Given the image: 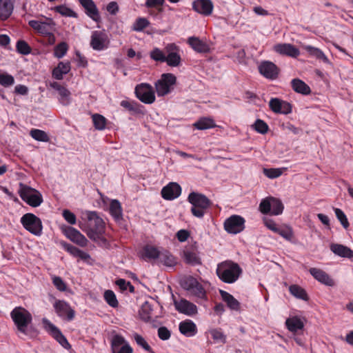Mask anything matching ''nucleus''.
Wrapping results in <instances>:
<instances>
[{
  "label": "nucleus",
  "instance_id": "f257e3e1",
  "mask_svg": "<svg viewBox=\"0 0 353 353\" xmlns=\"http://www.w3.org/2000/svg\"><path fill=\"white\" fill-rule=\"evenodd\" d=\"M10 317L18 332L30 338L36 336L34 329L30 325L32 316L26 308L15 307L10 312Z\"/></svg>",
  "mask_w": 353,
  "mask_h": 353
},
{
  "label": "nucleus",
  "instance_id": "f03ea898",
  "mask_svg": "<svg viewBox=\"0 0 353 353\" xmlns=\"http://www.w3.org/2000/svg\"><path fill=\"white\" fill-rule=\"evenodd\" d=\"M216 273L219 279L225 283H234L242 274V269L232 261H225L217 265Z\"/></svg>",
  "mask_w": 353,
  "mask_h": 353
},
{
  "label": "nucleus",
  "instance_id": "7ed1b4c3",
  "mask_svg": "<svg viewBox=\"0 0 353 353\" xmlns=\"http://www.w3.org/2000/svg\"><path fill=\"white\" fill-rule=\"evenodd\" d=\"M86 233L88 236L94 241L108 243L107 239L103 236L105 232V223L96 212L88 214Z\"/></svg>",
  "mask_w": 353,
  "mask_h": 353
},
{
  "label": "nucleus",
  "instance_id": "20e7f679",
  "mask_svg": "<svg viewBox=\"0 0 353 353\" xmlns=\"http://www.w3.org/2000/svg\"><path fill=\"white\" fill-rule=\"evenodd\" d=\"M188 201L191 203L190 211L195 217L202 219L212 205V201L204 194L192 192L188 196Z\"/></svg>",
  "mask_w": 353,
  "mask_h": 353
},
{
  "label": "nucleus",
  "instance_id": "39448f33",
  "mask_svg": "<svg viewBox=\"0 0 353 353\" xmlns=\"http://www.w3.org/2000/svg\"><path fill=\"white\" fill-rule=\"evenodd\" d=\"M18 194L31 207L37 208L43 203L41 194L36 189L20 183Z\"/></svg>",
  "mask_w": 353,
  "mask_h": 353
},
{
  "label": "nucleus",
  "instance_id": "423d86ee",
  "mask_svg": "<svg viewBox=\"0 0 353 353\" xmlns=\"http://www.w3.org/2000/svg\"><path fill=\"white\" fill-rule=\"evenodd\" d=\"M181 285L190 294L201 299L206 298V292L204 288L194 277L192 276L184 277L181 281Z\"/></svg>",
  "mask_w": 353,
  "mask_h": 353
},
{
  "label": "nucleus",
  "instance_id": "0eeeda50",
  "mask_svg": "<svg viewBox=\"0 0 353 353\" xmlns=\"http://www.w3.org/2000/svg\"><path fill=\"white\" fill-rule=\"evenodd\" d=\"M20 221L23 228L31 234L35 236H40L42 234V221L34 214H25L21 218Z\"/></svg>",
  "mask_w": 353,
  "mask_h": 353
},
{
  "label": "nucleus",
  "instance_id": "6e6552de",
  "mask_svg": "<svg viewBox=\"0 0 353 353\" xmlns=\"http://www.w3.org/2000/svg\"><path fill=\"white\" fill-rule=\"evenodd\" d=\"M176 78L172 73H165L155 83V88L159 97L165 96L172 92L176 84Z\"/></svg>",
  "mask_w": 353,
  "mask_h": 353
},
{
  "label": "nucleus",
  "instance_id": "1a4fd4ad",
  "mask_svg": "<svg viewBox=\"0 0 353 353\" xmlns=\"http://www.w3.org/2000/svg\"><path fill=\"white\" fill-rule=\"evenodd\" d=\"M53 307L57 316L62 320L72 321L74 319L75 311L66 301L56 299L53 303Z\"/></svg>",
  "mask_w": 353,
  "mask_h": 353
},
{
  "label": "nucleus",
  "instance_id": "9d476101",
  "mask_svg": "<svg viewBox=\"0 0 353 353\" xmlns=\"http://www.w3.org/2000/svg\"><path fill=\"white\" fill-rule=\"evenodd\" d=\"M90 47L97 51L107 49L110 45V39L105 31L94 30L90 37Z\"/></svg>",
  "mask_w": 353,
  "mask_h": 353
},
{
  "label": "nucleus",
  "instance_id": "9b49d317",
  "mask_svg": "<svg viewBox=\"0 0 353 353\" xmlns=\"http://www.w3.org/2000/svg\"><path fill=\"white\" fill-rule=\"evenodd\" d=\"M137 97L143 103L151 104L155 101L153 88L148 83L137 85L135 88Z\"/></svg>",
  "mask_w": 353,
  "mask_h": 353
},
{
  "label": "nucleus",
  "instance_id": "f8f14e48",
  "mask_svg": "<svg viewBox=\"0 0 353 353\" xmlns=\"http://www.w3.org/2000/svg\"><path fill=\"white\" fill-rule=\"evenodd\" d=\"M43 323L44 324L45 329L46 331L65 349L68 350L71 347V345L68 343L65 336L62 334L61 330L52 323L48 319H43Z\"/></svg>",
  "mask_w": 353,
  "mask_h": 353
},
{
  "label": "nucleus",
  "instance_id": "ddd939ff",
  "mask_svg": "<svg viewBox=\"0 0 353 353\" xmlns=\"http://www.w3.org/2000/svg\"><path fill=\"white\" fill-rule=\"evenodd\" d=\"M245 219L239 215H232L224 222V229L230 234H237L245 228Z\"/></svg>",
  "mask_w": 353,
  "mask_h": 353
},
{
  "label": "nucleus",
  "instance_id": "4468645a",
  "mask_svg": "<svg viewBox=\"0 0 353 353\" xmlns=\"http://www.w3.org/2000/svg\"><path fill=\"white\" fill-rule=\"evenodd\" d=\"M110 347L112 353H133V349L121 334H115L112 336Z\"/></svg>",
  "mask_w": 353,
  "mask_h": 353
},
{
  "label": "nucleus",
  "instance_id": "2eb2a0df",
  "mask_svg": "<svg viewBox=\"0 0 353 353\" xmlns=\"http://www.w3.org/2000/svg\"><path fill=\"white\" fill-rule=\"evenodd\" d=\"M260 74L270 80H275L278 78L280 70L278 66L270 61H263L259 65Z\"/></svg>",
  "mask_w": 353,
  "mask_h": 353
},
{
  "label": "nucleus",
  "instance_id": "dca6fc26",
  "mask_svg": "<svg viewBox=\"0 0 353 353\" xmlns=\"http://www.w3.org/2000/svg\"><path fill=\"white\" fill-rule=\"evenodd\" d=\"M270 109L276 114H288L292 111V105L279 98H272L269 101Z\"/></svg>",
  "mask_w": 353,
  "mask_h": 353
},
{
  "label": "nucleus",
  "instance_id": "f3484780",
  "mask_svg": "<svg viewBox=\"0 0 353 353\" xmlns=\"http://www.w3.org/2000/svg\"><path fill=\"white\" fill-rule=\"evenodd\" d=\"M28 25L38 33L46 36L54 30L55 23L52 19H48L46 21L30 20Z\"/></svg>",
  "mask_w": 353,
  "mask_h": 353
},
{
  "label": "nucleus",
  "instance_id": "a211bd4d",
  "mask_svg": "<svg viewBox=\"0 0 353 353\" xmlns=\"http://www.w3.org/2000/svg\"><path fill=\"white\" fill-rule=\"evenodd\" d=\"M62 231L65 236L74 243L81 247L87 245L88 240L86 238L74 228L65 226L62 229Z\"/></svg>",
  "mask_w": 353,
  "mask_h": 353
},
{
  "label": "nucleus",
  "instance_id": "6ab92c4d",
  "mask_svg": "<svg viewBox=\"0 0 353 353\" xmlns=\"http://www.w3.org/2000/svg\"><path fill=\"white\" fill-rule=\"evenodd\" d=\"M161 194L164 199L173 200L181 195V188L177 183L171 182L162 188Z\"/></svg>",
  "mask_w": 353,
  "mask_h": 353
},
{
  "label": "nucleus",
  "instance_id": "aec40b11",
  "mask_svg": "<svg viewBox=\"0 0 353 353\" xmlns=\"http://www.w3.org/2000/svg\"><path fill=\"white\" fill-rule=\"evenodd\" d=\"M274 50L281 55L296 58L300 54L299 50L290 43H278L274 46Z\"/></svg>",
  "mask_w": 353,
  "mask_h": 353
},
{
  "label": "nucleus",
  "instance_id": "412c9836",
  "mask_svg": "<svg viewBox=\"0 0 353 353\" xmlns=\"http://www.w3.org/2000/svg\"><path fill=\"white\" fill-rule=\"evenodd\" d=\"M192 9L204 16L210 15L214 9L212 0H195L192 2Z\"/></svg>",
  "mask_w": 353,
  "mask_h": 353
},
{
  "label": "nucleus",
  "instance_id": "4be33fe9",
  "mask_svg": "<svg viewBox=\"0 0 353 353\" xmlns=\"http://www.w3.org/2000/svg\"><path fill=\"white\" fill-rule=\"evenodd\" d=\"M160 252L154 245L147 244L139 251V256L141 259L151 262L159 259Z\"/></svg>",
  "mask_w": 353,
  "mask_h": 353
},
{
  "label": "nucleus",
  "instance_id": "5701e85b",
  "mask_svg": "<svg viewBox=\"0 0 353 353\" xmlns=\"http://www.w3.org/2000/svg\"><path fill=\"white\" fill-rule=\"evenodd\" d=\"M79 1L90 18L96 22L100 21L99 11L93 0H79Z\"/></svg>",
  "mask_w": 353,
  "mask_h": 353
},
{
  "label": "nucleus",
  "instance_id": "b1692460",
  "mask_svg": "<svg viewBox=\"0 0 353 353\" xmlns=\"http://www.w3.org/2000/svg\"><path fill=\"white\" fill-rule=\"evenodd\" d=\"M174 305L179 312L188 316H193L197 313L196 305L185 299L174 301Z\"/></svg>",
  "mask_w": 353,
  "mask_h": 353
},
{
  "label": "nucleus",
  "instance_id": "393cba45",
  "mask_svg": "<svg viewBox=\"0 0 353 353\" xmlns=\"http://www.w3.org/2000/svg\"><path fill=\"white\" fill-rule=\"evenodd\" d=\"M50 87L56 90L59 95V101L63 105H68L71 102L70 92L57 81L50 83Z\"/></svg>",
  "mask_w": 353,
  "mask_h": 353
},
{
  "label": "nucleus",
  "instance_id": "a878e982",
  "mask_svg": "<svg viewBox=\"0 0 353 353\" xmlns=\"http://www.w3.org/2000/svg\"><path fill=\"white\" fill-rule=\"evenodd\" d=\"M309 272L311 275L319 282L327 286H333L334 285V280L327 273H326L323 270L316 268H311L309 270Z\"/></svg>",
  "mask_w": 353,
  "mask_h": 353
},
{
  "label": "nucleus",
  "instance_id": "bb28decb",
  "mask_svg": "<svg viewBox=\"0 0 353 353\" xmlns=\"http://www.w3.org/2000/svg\"><path fill=\"white\" fill-rule=\"evenodd\" d=\"M330 248L334 254L339 256L347 259L353 258V250L345 245L339 243H332Z\"/></svg>",
  "mask_w": 353,
  "mask_h": 353
},
{
  "label": "nucleus",
  "instance_id": "cd10ccee",
  "mask_svg": "<svg viewBox=\"0 0 353 353\" xmlns=\"http://www.w3.org/2000/svg\"><path fill=\"white\" fill-rule=\"evenodd\" d=\"M219 294L222 300L226 303L227 306L231 310L234 311H239L241 304L239 301L236 299L232 294L223 290H219Z\"/></svg>",
  "mask_w": 353,
  "mask_h": 353
},
{
  "label": "nucleus",
  "instance_id": "c85d7f7f",
  "mask_svg": "<svg viewBox=\"0 0 353 353\" xmlns=\"http://www.w3.org/2000/svg\"><path fill=\"white\" fill-rule=\"evenodd\" d=\"M188 43L196 52L199 53L208 52L210 50L208 45L196 37H190Z\"/></svg>",
  "mask_w": 353,
  "mask_h": 353
},
{
  "label": "nucleus",
  "instance_id": "c756f323",
  "mask_svg": "<svg viewBox=\"0 0 353 353\" xmlns=\"http://www.w3.org/2000/svg\"><path fill=\"white\" fill-rule=\"evenodd\" d=\"M180 332L186 336H193L197 332L196 324L191 320H185L179 323Z\"/></svg>",
  "mask_w": 353,
  "mask_h": 353
},
{
  "label": "nucleus",
  "instance_id": "7c9ffc66",
  "mask_svg": "<svg viewBox=\"0 0 353 353\" xmlns=\"http://www.w3.org/2000/svg\"><path fill=\"white\" fill-rule=\"evenodd\" d=\"M158 259L161 263L167 267H174L177 264V258L167 250L160 252Z\"/></svg>",
  "mask_w": 353,
  "mask_h": 353
},
{
  "label": "nucleus",
  "instance_id": "2f4dec72",
  "mask_svg": "<svg viewBox=\"0 0 353 353\" xmlns=\"http://www.w3.org/2000/svg\"><path fill=\"white\" fill-rule=\"evenodd\" d=\"M14 6L10 0H0V20L6 21L12 13Z\"/></svg>",
  "mask_w": 353,
  "mask_h": 353
},
{
  "label": "nucleus",
  "instance_id": "473e14b6",
  "mask_svg": "<svg viewBox=\"0 0 353 353\" xmlns=\"http://www.w3.org/2000/svg\"><path fill=\"white\" fill-rule=\"evenodd\" d=\"M71 69L70 62H59L56 68L52 70V77L57 79L61 80L63 74H68Z\"/></svg>",
  "mask_w": 353,
  "mask_h": 353
},
{
  "label": "nucleus",
  "instance_id": "72a5a7b5",
  "mask_svg": "<svg viewBox=\"0 0 353 353\" xmlns=\"http://www.w3.org/2000/svg\"><path fill=\"white\" fill-rule=\"evenodd\" d=\"M285 325L289 331L296 333L299 330H303L304 323L298 316H292L286 319Z\"/></svg>",
  "mask_w": 353,
  "mask_h": 353
},
{
  "label": "nucleus",
  "instance_id": "f704fd0d",
  "mask_svg": "<svg viewBox=\"0 0 353 353\" xmlns=\"http://www.w3.org/2000/svg\"><path fill=\"white\" fill-rule=\"evenodd\" d=\"M291 85L292 89L297 93L307 95L311 92L310 88L303 81L299 79H292Z\"/></svg>",
  "mask_w": 353,
  "mask_h": 353
},
{
  "label": "nucleus",
  "instance_id": "c9c22d12",
  "mask_svg": "<svg viewBox=\"0 0 353 353\" xmlns=\"http://www.w3.org/2000/svg\"><path fill=\"white\" fill-rule=\"evenodd\" d=\"M216 126L214 120L210 117H201L193 123V127L199 130L211 129Z\"/></svg>",
  "mask_w": 353,
  "mask_h": 353
},
{
  "label": "nucleus",
  "instance_id": "e433bc0d",
  "mask_svg": "<svg viewBox=\"0 0 353 353\" xmlns=\"http://www.w3.org/2000/svg\"><path fill=\"white\" fill-rule=\"evenodd\" d=\"M110 214L117 221L122 219L123 210L120 202L117 199L111 201L109 208Z\"/></svg>",
  "mask_w": 353,
  "mask_h": 353
},
{
  "label": "nucleus",
  "instance_id": "4c0bfd02",
  "mask_svg": "<svg viewBox=\"0 0 353 353\" xmlns=\"http://www.w3.org/2000/svg\"><path fill=\"white\" fill-rule=\"evenodd\" d=\"M152 312L153 309L152 305L148 301H145L141 305V310H139V315L143 321L149 322L152 320Z\"/></svg>",
  "mask_w": 353,
  "mask_h": 353
},
{
  "label": "nucleus",
  "instance_id": "58836bf2",
  "mask_svg": "<svg viewBox=\"0 0 353 353\" xmlns=\"http://www.w3.org/2000/svg\"><path fill=\"white\" fill-rule=\"evenodd\" d=\"M305 49L310 55L315 57L317 59L321 60L325 63L331 64L327 56L319 48L307 46L305 47Z\"/></svg>",
  "mask_w": 353,
  "mask_h": 353
},
{
  "label": "nucleus",
  "instance_id": "ea45409f",
  "mask_svg": "<svg viewBox=\"0 0 353 353\" xmlns=\"http://www.w3.org/2000/svg\"><path fill=\"white\" fill-rule=\"evenodd\" d=\"M289 291L292 296L297 299L303 301H307L309 299L306 291L298 285H291L289 287Z\"/></svg>",
  "mask_w": 353,
  "mask_h": 353
},
{
  "label": "nucleus",
  "instance_id": "a19ab883",
  "mask_svg": "<svg viewBox=\"0 0 353 353\" xmlns=\"http://www.w3.org/2000/svg\"><path fill=\"white\" fill-rule=\"evenodd\" d=\"M183 257L185 262L189 265H197L201 263L200 258L194 252L188 250L184 251Z\"/></svg>",
  "mask_w": 353,
  "mask_h": 353
},
{
  "label": "nucleus",
  "instance_id": "79ce46f5",
  "mask_svg": "<svg viewBox=\"0 0 353 353\" xmlns=\"http://www.w3.org/2000/svg\"><path fill=\"white\" fill-rule=\"evenodd\" d=\"M94 128L98 130H103L105 128L108 120L105 117L99 114H94L92 116Z\"/></svg>",
  "mask_w": 353,
  "mask_h": 353
},
{
  "label": "nucleus",
  "instance_id": "37998d69",
  "mask_svg": "<svg viewBox=\"0 0 353 353\" xmlns=\"http://www.w3.org/2000/svg\"><path fill=\"white\" fill-rule=\"evenodd\" d=\"M30 135L36 141L42 142H49L50 137L43 130L39 129H32L30 131Z\"/></svg>",
  "mask_w": 353,
  "mask_h": 353
},
{
  "label": "nucleus",
  "instance_id": "c03bdc74",
  "mask_svg": "<svg viewBox=\"0 0 353 353\" xmlns=\"http://www.w3.org/2000/svg\"><path fill=\"white\" fill-rule=\"evenodd\" d=\"M275 233L279 234L288 241H290L294 236L292 228L286 225H279Z\"/></svg>",
  "mask_w": 353,
  "mask_h": 353
},
{
  "label": "nucleus",
  "instance_id": "a18cd8bd",
  "mask_svg": "<svg viewBox=\"0 0 353 353\" xmlns=\"http://www.w3.org/2000/svg\"><path fill=\"white\" fill-rule=\"evenodd\" d=\"M271 215H279L283 211V204L282 202L274 197L271 196Z\"/></svg>",
  "mask_w": 353,
  "mask_h": 353
},
{
  "label": "nucleus",
  "instance_id": "49530a36",
  "mask_svg": "<svg viewBox=\"0 0 353 353\" xmlns=\"http://www.w3.org/2000/svg\"><path fill=\"white\" fill-rule=\"evenodd\" d=\"M150 21L145 17H138L132 25V30L136 32H142L149 26Z\"/></svg>",
  "mask_w": 353,
  "mask_h": 353
},
{
  "label": "nucleus",
  "instance_id": "de8ad7c7",
  "mask_svg": "<svg viewBox=\"0 0 353 353\" xmlns=\"http://www.w3.org/2000/svg\"><path fill=\"white\" fill-rule=\"evenodd\" d=\"M105 302L111 307L115 308L119 305L116 295L112 290H105L103 295Z\"/></svg>",
  "mask_w": 353,
  "mask_h": 353
},
{
  "label": "nucleus",
  "instance_id": "09e8293b",
  "mask_svg": "<svg viewBox=\"0 0 353 353\" xmlns=\"http://www.w3.org/2000/svg\"><path fill=\"white\" fill-rule=\"evenodd\" d=\"M165 62L169 66L176 67L179 66L181 61L180 52L172 53L165 55Z\"/></svg>",
  "mask_w": 353,
  "mask_h": 353
},
{
  "label": "nucleus",
  "instance_id": "8fccbe9b",
  "mask_svg": "<svg viewBox=\"0 0 353 353\" xmlns=\"http://www.w3.org/2000/svg\"><path fill=\"white\" fill-rule=\"evenodd\" d=\"M54 10L55 12L59 13L60 14L64 17L74 18L77 17V14L75 12H74L72 9H70L65 5L55 6Z\"/></svg>",
  "mask_w": 353,
  "mask_h": 353
},
{
  "label": "nucleus",
  "instance_id": "3c124183",
  "mask_svg": "<svg viewBox=\"0 0 353 353\" xmlns=\"http://www.w3.org/2000/svg\"><path fill=\"white\" fill-rule=\"evenodd\" d=\"M17 51L23 55L29 54L31 52V48L28 43L23 40H19L16 43Z\"/></svg>",
  "mask_w": 353,
  "mask_h": 353
},
{
  "label": "nucleus",
  "instance_id": "603ef678",
  "mask_svg": "<svg viewBox=\"0 0 353 353\" xmlns=\"http://www.w3.org/2000/svg\"><path fill=\"white\" fill-rule=\"evenodd\" d=\"M271 196L267 197L261 200L259 204V211L263 214L271 215Z\"/></svg>",
  "mask_w": 353,
  "mask_h": 353
},
{
  "label": "nucleus",
  "instance_id": "864d4df0",
  "mask_svg": "<svg viewBox=\"0 0 353 353\" xmlns=\"http://www.w3.org/2000/svg\"><path fill=\"white\" fill-rule=\"evenodd\" d=\"M68 50V46L65 42H61L56 46L54 54L56 57L61 59L65 55Z\"/></svg>",
  "mask_w": 353,
  "mask_h": 353
},
{
  "label": "nucleus",
  "instance_id": "5fc2aeb1",
  "mask_svg": "<svg viewBox=\"0 0 353 353\" xmlns=\"http://www.w3.org/2000/svg\"><path fill=\"white\" fill-rule=\"evenodd\" d=\"M150 58L156 61L165 62V52L158 48H154L150 53Z\"/></svg>",
  "mask_w": 353,
  "mask_h": 353
},
{
  "label": "nucleus",
  "instance_id": "6e6d98bb",
  "mask_svg": "<svg viewBox=\"0 0 353 353\" xmlns=\"http://www.w3.org/2000/svg\"><path fill=\"white\" fill-rule=\"evenodd\" d=\"M263 173L269 179H276L283 174V168H263Z\"/></svg>",
  "mask_w": 353,
  "mask_h": 353
},
{
  "label": "nucleus",
  "instance_id": "4d7b16f0",
  "mask_svg": "<svg viewBox=\"0 0 353 353\" xmlns=\"http://www.w3.org/2000/svg\"><path fill=\"white\" fill-rule=\"evenodd\" d=\"M254 129L259 133L266 134L269 130L268 125L261 119H256L253 125Z\"/></svg>",
  "mask_w": 353,
  "mask_h": 353
},
{
  "label": "nucleus",
  "instance_id": "13d9d810",
  "mask_svg": "<svg viewBox=\"0 0 353 353\" xmlns=\"http://www.w3.org/2000/svg\"><path fill=\"white\" fill-rule=\"evenodd\" d=\"M334 212L336 218L340 221L343 227L345 229L348 228L350 223L345 213L339 208H334Z\"/></svg>",
  "mask_w": 353,
  "mask_h": 353
},
{
  "label": "nucleus",
  "instance_id": "bf43d9fd",
  "mask_svg": "<svg viewBox=\"0 0 353 353\" xmlns=\"http://www.w3.org/2000/svg\"><path fill=\"white\" fill-rule=\"evenodd\" d=\"M134 339L137 344L141 347L143 350L148 352L150 351L151 347L149 345L145 339L140 334L135 333L134 334Z\"/></svg>",
  "mask_w": 353,
  "mask_h": 353
},
{
  "label": "nucleus",
  "instance_id": "052dcab7",
  "mask_svg": "<svg viewBox=\"0 0 353 353\" xmlns=\"http://www.w3.org/2000/svg\"><path fill=\"white\" fill-rule=\"evenodd\" d=\"M116 285L119 286L122 291H125L128 288L130 292H134V287L131 284V283L130 281H126L123 279H117L116 281Z\"/></svg>",
  "mask_w": 353,
  "mask_h": 353
},
{
  "label": "nucleus",
  "instance_id": "680f3d73",
  "mask_svg": "<svg viewBox=\"0 0 353 353\" xmlns=\"http://www.w3.org/2000/svg\"><path fill=\"white\" fill-rule=\"evenodd\" d=\"M165 0H146L145 6L148 8H156L159 12H161L163 9L161 6L163 5Z\"/></svg>",
  "mask_w": 353,
  "mask_h": 353
},
{
  "label": "nucleus",
  "instance_id": "e2e57ef3",
  "mask_svg": "<svg viewBox=\"0 0 353 353\" xmlns=\"http://www.w3.org/2000/svg\"><path fill=\"white\" fill-rule=\"evenodd\" d=\"M14 83V77L8 74H0V84L4 87H9Z\"/></svg>",
  "mask_w": 353,
  "mask_h": 353
},
{
  "label": "nucleus",
  "instance_id": "0e129e2a",
  "mask_svg": "<svg viewBox=\"0 0 353 353\" xmlns=\"http://www.w3.org/2000/svg\"><path fill=\"white\" fill-rule=\"evenodd\" d=\"M121 106L130 112H137L139 110L138 104L134 101L123 100L121 102Z\"/></svg>",
  "mask_w": 353,
  "mask_h": 353
},
{
  "label": "nucleus",
  "instance_id": "69168bd1",
  "mask_svg": "<svg viewBox=\"0 0 353 353\" xmlns=\"http://www.w3.org/2000/svg\"><path fill=\"white\" fill-rule=\"evenodd\" d=\"M52 283L56 287V288L61 292H64L67 289V285L65 283L60 276H54L52 278Z\"/></svg>",
  "mask_w": 353,
  "mask_h": 353
},
{
  "label": "nucleus",
  "instance_id": "338daca9",
  "mask_svg": "<svg viewBox=\"0 0 353 353\" xmlns=\"http://www.w3.org/2000/svg\"><path fill=\"white\" fill-rule=\"evenodd\" d=\"M158 336L163 341L168 340L171 336L170 331L164 326L160 327L157 330Z\"/></svg>",
  "mask_w": 353,
  "mask_h": 353
},
{
  "label": "nucleus",
  "instance_id": "774afa93",
  "mask_svg": "<svg viewBox=\"0 0 353 353\" xmlns=\"http://www.w3.org/2000/svg\"><path fill=\"white\" fill-rule=\"evenodd\" d=\"M64 219L70 224L74 225L76 223L77 218L75 214L70 212L69 210H64L62 213Z\"/></svg>",
  "mask_w": 353,
  "mask_h": 353
}]
</instances>
